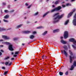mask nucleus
<instances>
[{"label": "nucleus", "mask_w": 76, "mask_h": 76, "mask_svg": "<svg viewBox=\"0 0 76 76\" xmlns=\"http://www.w3.org/2000/svg\"><path fill=\"white\" fill-rule=\"evenodd\" d=\"M54 17H56L55 18L53 19V23H56L60 19H61L63 16V15H59V13H57L55 14L53 16Z\"/></svg>", "instance_id": "nucleus-1"}, {"label": "nucleus", "mask_w": 76, "mask_h": 76, "mask_svg": "<svg viewBox=\"0 0 76 76\" xmlns=\"http://www.w3.org/2000/svg\"><path fill=\"white\" fill-rule=\"evenodd\" d=\"M61 9V7L60 6H59L57 8H56L54 9H53L51 10L50 12L48 11L46 12L45 14L43 17H44L47 15L48 14V13H52V12H55V11H56V10H60Z\"/></svg>", "instance_id": "nucleus-2"}, {"label": "nucleus", "mask_w": 76, "mask_h": 76, "mask_svg": "<svg viewBox=\"0 0 76 76\" xmlns=\"http://www.w3.org/2000/svg\"><path fill=\"white\" fill-rule=\"evenodd\" d=\"M69 53L70 55L69 56L70 63H72L73 60L75 58V57H75V56L73 55V53H72V52L71 50H69Z\"/></svg>", "instance_id": "nucleus-3"}, {"label": "nucleus", "mask_w": 76, "mask_h": 76, "mask_svg": "<svg viewBox=\"0 0 76 76\" xmlns=\"http://www.w3.org/2000/svg\"><path fill=\"white\" fill-rule=\"evenodd\" d=\"M70 42H73V45H72V46L73 48L75 50H76V40L73 38H71L69 39Z\"/></svg>", "instance_id": "nucleus-4"}, {"label": "nucleus", "mask_w": 76, "mask_h": 76, "mask_svg": "<svg viewBox=\"0 0 76 76\" xmlns=\"http://www.w3.org/2000/svg\"><path fill=\"white\" fill-rule=\"evenodd\" d=\"M74 19H73L72 23L73 25L75 26H76V13L75 14L74 16Z\"/></svg>", "instance_id": "nucleus-5"}, {"label": "nucleus", "mask_w": 76, "mask_h": 76, "mask_svg": "<svg viewBox=\"0 0 76 76\" xmlns=\"http://www.w3.org/2000/svg\"><path fill=\"white\" fill-rule=\"evenodd\" d=\"M64 36L65 39H66L68 37V32H67V31L64 32Z\"/></svg>", "instance_id": "nucleus-6"}, {"label": "nucleus", "mask_w": 76, "mask_h": 76, "mask_svg": "<svg viewBox=\"0 0 76 76\" xmlns=\"http://www.w3.org/2000/svg\"><path fill=\"white\" fill-rule=\"evenodd\" d=\"M61 52L62 53H63L65 55L66 57H67V56L68 54H67V52L66 51V50H61Z\"/></svg>", "instance_id": "nucleus-7"}, {"label": "nucleus", "mask_w": 76, "mask_h": 76, "mask_svg": "<svg viewBox=\"0 0 76 76\" xmlns=\"http://www.w3.org/2000/svg\"><path fill=\"white\" fill-rule=\"evenodd\" d=\"M2 37L3 38H4L5 39H9L10 38L9 37L6 36L2 35Z\"/></svg>", "instance_id": "nucleus-8"}, {"label": "nucleus", "mask_w": 76, "mask_h": 76, "mask_svg": "<svg viewBox=\"0 0 76 76\" xmlns=\"http://www.w3.org/2000/svg\"><path fill=\"white\" fill-rule=\"evenodd\" d=\"M9 49L10 50V51H13V49L12 45H9Z\"/></svg>", "instance_id": "nucleus-9"}, {"label": "nucleus", "mask_w": 76, "mask_h": 76, "mask_svg": "<svg viewBox=\"0 0 76 76\" xmlns=\"http://www.w3.org/2000/svg\"><path fill=\"white\" fill-rule=\"evenodd\" d=\"M75 10H73V12H71L70 13H69L68 15V18H69L70 17V16H71V15H72V14H73V12H75Z\"/></svg>", "instance_id": "nucleus-10"}, {"label": "nucleus", "mask_w": 76, "mask_h": 76, "mask_svg": "<svg viewBox=\"0 0 76 76\" xmlns=\"http://www.w3.org/2000/svg\"><path fill=\"white\" fill-rule=\"evenodd\" d=\"M61 42L62 44H66L67 43V42L63 40H61Z\"/></svg>", "instance_id": "nucleus-11"}, {"label": "nucleus", "mask_w": 76, "mask_h": 76, "mask_svg": "<svg viewBox=\"0 0 76 76\" xmlns=\"http://www.w3.org/2000/svg\"><path fill=\"white\" fill-rule=\"evenodd\" d=\"M2 43L3 44H6V45H10V43L7 42H3Z\"/></svg>", "instance_id": "nucleus-12"}, {"label": "nucleus", "mask_w": 76, "mask_h": 76, "mask_svg": "<svg viewBox=\"0 0 76 76\" xmlns=\"http://www.w3.org/2000/svg\"><path fill=\"white\" fill-rule=\"evenodd\" d=\"M60 31V30L59 29H57L56 30H55L53 31V32L54 33L55 32H59Z\"/></svg>", "instance_id": "nucleus-13"}, {"label": "nucleus", "mask_w": 76, "mask_h": 76, "mask_svg": "<svg viewBox=\"0 0 76 76\" xmlns=\"http://www.w3.org/2000/svg\"><path fill=\"white\" fill-rule=\"evenodd\" d=\"M63 48H64L65 50H66V51H67L68 49L67 48V46L66 45H64L63 46Z\"/></svg>", "instance_id": "nucleus-14"}, {"label": "nucleus", "mask_w": 76, "mask_h": 76, "mask_svg": "<svg viewBox=\"0 0 76 76\" xmlns=\"http://www.w3.org/2000/svg\"><path fill=\"white\" fill-rule=\"evenodd\" d=\"M69 20H68L66 21L64 23L65 25H67L68 23H69Z\"/></svg>", "instance_id": "nucleus-15"}, {"label": "nucleus", "mask_w": 76, "mask_h": 76, "mask_svg": "<svg viewBox=\"0 0 76 76\" xmlns=\"http://www.w3.org/2000/svg\"><path fill=\"white\" fill-rule=\"evenodd\" d=\"M31 31H23L24 34H28V33H30Z\"/></svg>", "instance_id": "nucleus-16"}, {"label": "nucleus", "mask_w": 76, "mask_h": 76, "mask_svg": "<svg viewBox=\"0 0 76 76\" xmlns=\"http://www.w3.org/2000/svg\"><path fill=\"white\" fill-rule=\"evenodd\" d=\"M34 37H35L33 35H31L30 36V39H33L34 38Z\"/></svg>", "instance_id": "nucleus-17"}, {"label": "nucleus", "mask_w": 76, "mask_h": 76, "mask_svg": "<svg viewBox=\"0 0 76 76\" xmlns=\"http://www.w3.org/2000/svg\"><path fill=\"white\" fill-rule=\"evenodd\" d=\"M9 15H7L4 17V19H7V18H9Z\"/></svg>", "instance_id": "nucleus-18"}, {"label": "nucleus", "mask_w": 76, "mask_h": 76, "mask_svg": "<svg viewBox=\"0 0 76 76\" xmlns=\"http://www.w3.org/2000/svg\"><path fill=\"white\" fill-rule=\"evenodd\" d=\"M66 6H72V4L70 3H67L66 4Z\"/></svg>", "instance_id": "nucleus-19"}, {"label": "nucleus", "mask_w": 76, "mask_h": 76, "mask_svg": "<svg viewBox=\"0 0 76 76\" xmlns=\"http://www.w3.org/2000/svg\"><path fill=\"white\" fill-rule=\"evenodd\" d=\"M47 34V31H45L43 34V35H46Z\"/></svg>", "instance_id": "nucleus-20"}, {"label": "nucleus", "mask_w": 76, "mask_h": 76, "mask_svg": "<svg viewBox=\"0 0 76 76\" xmlns=\"http://www.w3.org/2000/svg\"><path fill=\"white\" fill-rule=\"evenodd\" d=\"M22 24H20V25L18 26L16 28H20V27H21V26H22Z\"/></svg>", "instance_id": "nucleus-21"}, {"label": "nucleus", "mask_w": 76, "mask_h": 76, "mask_svg": "<svg viewBox=\"0 0 76 76\" xmlns=\"http://www.w3.org/2000/svg\"><path fill=\"white\" fill-rule=\"evenodd\" d=\"M74 68V66H73L72 65L71 67V68L70 69V70H73V69Z\"/></svg>", "instance_id": "nucleus-22"}, {"label": "nucleus", "mask_w": 76, "mask_h": 76, "mask_svg": "<svg viewBox=\"0 0 76 76\" xmlns=\"http://www.w3.org/2000/svg\"><path fill=\"white\" fill-rule=\"evenodd\" d=\"M59 2H60V1L59 0L57 1H56L55 3V4H58Z\"/></svg>", "instance_id": "nucleus-23"}, {"label": "nucleus", "mask_w": 76, "mask_h": 76, "mask_svg": "<svg viewBox=\"0 0 76 76\" xmlns=\"http://www.w3.org/2000/svg\"><path fill=\"white\" fill-rule=\"evenodd\" d=\"M43 28V27H42V26H39V27H37V29H41V28Z\"/></svg>", "instance_id": "nucleus-24"}, {"label": "nucleus", "mask_w": 76, "mask_h": 76, "mask_svg": "<svg viewBox=\"0 0 76 76\" xmlns=\"http://www.w3.org/2000/svg\"><path fill=\"white\" fill-rule=\"evenodd\" d=\"M59 73L60 76H62V75H63V73L60 72H59Z\"/></svg>", "instance_id": "nucleus-25"}, {"label": "nucleus", "mask_w": 76, "mask_h": 76, "mask_svg": "<svg viewBox=\"0 0 76 76\" xmlns=\"http://www.w3.org/2000/svg\"><path fill=\"white\" fill-rule=\"evenodd\" d=\"M73 65L74 66H76V61H75L74 62V64H73Z\"/></svg>", "instance_id": "nucleus-26"}, {"label": "nucleus", "mask_w": 76, "mask_h": 76, "mask_svg": "<svg viewBox=\"0 0 76 76\" xmlns=\"http://www.w3.org/2000/svg\"><path fill=\"white\" fill-rule=\"evenodd\" d=\"M3 20L4 22H9V21L6 20L4 19Z\"/></svg>", "instance_id": "nucleus-27"}, {"label": "nucleus", "mask_w": 76, "mask_h": 76, "mask_svg": "<svg viewBox=\"0 0 76 76\" xmlns=\"http://www.w3.org/2000/svg\"><path fill=\"white\" fill-rule=\"evenodd\" d=\"M4 12L5 13H7V12H9V11H8V10H5Z\"/></svg>", "instance_id": "nucleus-28"}, {"label": "nucleus", "mask_w": 76, "mask_h": 76, "mask_svg": "<svg viewBox=\"0 0 76 76\" xmlns=\"http://www.w3.org/2000/svg\"><path fill=\"white\" fill-rule=\"evenodd\" d=\"M13 39L14 41H16L18 39V38H14Z\"/></svg>", "instance_id": "nucleus-29"}, {"label": "nucleus", "mask_w": 76, "mask_h": 76, "mask_svg": "<svg viewBox=\"0 0 76 76\" xmlns=\"http://www.w3.org/2000/svg\"><path fill=\"white\" fill-rule=\"evenodd\" d=\"M38 14V12H37L36 13H35L34 14V16H36V15H37Z\"/></svg>", "instance_id": "nucleus-30"}, {"label": "nucleus", "mask_w": 76, "mask_h": 76, "mask_svg": "<svg viewBox=\"0 0 76 76\" xmlns=\"http://www.w3.org/2000/svg\"><path fill=\"white\" fill-rule=\"evenodd\" d=\"M9 64V62H6L5 63V64L6 66H7V65Z\"/></svg>", "instance_id": "nucleus-31"}, {"label": "nucleus", "mask_w": 76, "mask_h": 76, "mask_svg": "<svg viewBox=\"0 0 76 76\" xmlns=\"http://www.w3.org/2000/svg\"><path fill=\"white\" fill-rule=\"evenodd\" d=\"M8 72L7 71H6L5 72H4V75H7Z\"/></svg>", "instance_id": "nucleus-32"}, {"label": "nucleus", "mask_w": 76, "mask_h": 76, "mask_svg": "<svg viewBox=\"0 0 76 76\" xmlns=\"http://www.w3.org/2000/svg\"><path fill=\"white\" fill-rule=\"evenodd\" d=\"M19 54V52H16L15 53V54Z\"/></svg>", "instance_id": "nucleus-33"}, {"label": "nucleus", "mask_w": 76, "mask_h": 76, "mask_svg": "<svg viewBox=\"0 0 76 76\" xmlns=\"http://www.w3.org/2000/svg\"><path fill=\"white\" fill-rule=\"evenodd\" d=\"M68 73H69L68 72V71L66 72L65 73V75H68Z\"/></svg>", "instance_id": "nucleus-34"}, {"label": "nucleus", "mask_w": 76, "mask_h": 76, "mask_svg": "<svg viewBox=\"0 0 76 76\" xmlns=\"http://www.w3.org/2000/svg\"><path fill=\"white\" fill-rule=\"evenodd\" d=\"M9 57H7L6 58H5V60H7V59H9Z\"/></svg>", "instance_id": "nucleus-35"}, {"label": "nucleus", "mask_w": 76, "mask_h": 76, "mask_svg": "<svg viewBox=\"0 0 76 76\" xmlns=\"http://www.w3.org/2000/svg\"><path fill=\"white\" fill-rule=\"evenodd\" d=\"M2 4L3 5V6H5V5H6V3L4 2H3L2 3Z\"/></svg>", "instance_id": "nucleus-36"}, {"label": "nucleus", "mask_w": 76, "mask_h": 76, "mask_svg": "<svg viewBox=\"0 0 76 76\" xmlns=\"http://www.w3.org/2000/svg\"><path fill=\"white\" fill-rule=\"evenodd\" d=\"M33 34H37V32L36 31H34L33 32Z\"/></svg>", "instance_id": "nucleus-37"}, {"label": "nucleus", "mask_w": 76, "mask_h": 76, "mask_svg": "<svg viewBox=\"0 0 76 76\" xmlns=\"http://www.w3.org/2000/svg\"><path fill=\"white\" fill-rule=\"evenodd\" d=\"M45 56H42V59H44V58H45Z\"/></svg>", "instance_id": "nucleus-38"}, {"label": "nucleus", "mask_w": 76, "mask_h": 76, "mask_svg": "<svg viewBox=\"0 0 76 76\" xmlns=\"http://www.w3.org/2000/svg\"><path fill=\"white\" fill-rule=\"evenodd\" d=\"M62 6L63 7H66V6L64 5H62Z\"/></svg>", "instance_id": "nucleus-39"}, {"label": "nucleus", "mask_w": 76, "mask_h": 76, "mask_svg": "<svg viewBox=\"0 0 76 76\" xmlns=\"http://www.w3.org/2000/svg\"><path fill=\"white\" fill-rule=\"evenodd\" d=\"M31 5H30L27 7V8H28V9H29V8H30V7H31Z\"/></svg>", "instance_id": "nucleus-40"}, {"label": "nucleus", "mask_w": 76, "mask_h": 76, "mask_svg": "<svg viewBox=\"0 0 76 76\" xmlns=\"http://www.w3.org/2000/svg\"><path fill=\"white\" fill-rule=\"evenodd\" d=\"M25 5L26 6H28V4L27 3H26L25 4Z\"/></svg>", "instance_id": "nucleus-41"}, {"label": "nucleus", "mask_w": 76, "mask_h": 76, "mask_svg": "<svg viewBox=\"0 0 76 76\" xmlns=\"http://www.w3.org/2000/svg\"><path fill=\"white\" fill-rule=\"evenodd\" d=\"M2 69H5V67L3 66V67H2Z\"/></svg>", "instance_id": "nucleus-42"}, {"label": "nucleus", "mask_w": 76, "mask_h": 76, "mask_svg": "<svg viewBox=\"0 0 76 76\" xmlns=\"http://www.w3.org/2000/svg\"><path fill=\"white\" fill-rule=\"evenodd\" d=\"M75 0H71V1L72 2L73 1H75Z\"/></svg>", "instance_id": "nucleus-43"}, {"label": "nucleus", "mask_w": 76, "mask_h": 76, "mask_svg": "<svg viewBox=\"0 0 76 76\" xmlns=\"http://www.w3.org/2000/svg\"><path fill=\"white\" fill-rule=\"evenodd\" d=\"M14 57H17V55H14Z\"/></svg>", "instance_id": "nucleus-44"}, {"label": "nucleus", "mask_w": 76, "mask_h": 76, "mask_svg": "<svg viewBox=\"0 0 76 76\" xmlns=\"http://www.w3.org/2000/svg\"><path fill=\"white\" fill-rule=\"evenodd\" d=\"M12 65V62H10V64H9V66H11Z\"/></svg>", "instance_id": "nucleus-45"}, {"label": "nucleus", "mask_w": 76, "mask_h": 76, "mask_svg": "<svg viewBox=\"0 0 76 76\" xmlns=\"http://www.w3.org/2000/svg\"><path fill=\"white\" fill-rule=\"evenodd\" d=\"M14 12V10H12L10 11V12Z\"/></svg>", "instance_id": "nucleus-46"}, {"label": "nucleus", "mask_w": 76, "mask_h": 76, "mask_svg": "<svg viewBox=\"0 0 76 76\" xmlns=\"http://www.w3.org/2000/svg\"><path fill=\"white\" fill-rule=\"evenodd\" d=\"M11 60H14V58H11Z\"/></svg>", "instance_id": "nucleus-47"}, {"label": "nucleus", "mask_w": 76, "mask_h": 76, "mask_svg": "<svg viewBox=\"0 0 76 76\" xmlns=\"http://www.w3.org/2000/svg\"><path fill=\"white\" fill-rule=\"evenodd\" d=\"M10 5H8L7 7H8V8H10Z\"/></svg>", "instance_id": "nucleus-48"}, {"label": "nucleus", "mask_w": 76, "mask_h": 76, "mask_svg": "<svg viewBox=\"0 0 76 76\" xmlns=\"http://www.w3.org/2000/svg\"><path fill=\"white\" fill-rule=\"evenodd\" d=\"M1 52H2V53H3L4 52V51H3L2 50H1Z\"/></svg>", "instance_id": "nucleus-49"}, {"label": "nucleus", "mask_w": 76, "mask_h": 76, "mask_svg": "<svg viewBox=\"0 0 76 76\" xmlns=\"http://www.w3.org/2000/svg\"><path fill=\"white\" fill-rule=\"evenodd\" d=\"M0 47H3V45H1L0 46Z\"/></svg>", "instance_id": "nucleus-50"}, {"label": "nucleus", "mask_w": 76, "mask_h": 76, "mask_svg": "<svg viewBox=\"0 0 76 76\" xmlns=\"http://www.w3.org/2000/svg\"><path fill=\"white\" fill-rule=\"evenodd\" d=\"M1 54H2V53H1V52H0V56H1Z\"/></svg>", "instance_id": "nucleus-51"}, {"label": "nucleus", "mask_w": 76, "mask_h": 76, "mask_svg": "<svg viewBox=\"0 0 76 76\" xmlns=\"http://www.w3.org/2000/svg\"><path fill=\"white\" fill-rule=\"evenodd\" d=\"M3 40L2 39L0 40V41H3Z\"/></svg>", "instance_id": "nucleus-52"}, {"label": "nucleus", "mask_w": 76, "mask_h": 76, "mask_svg": "<svg viewBox=\"0 0 76 76\" xmlns=\"http://www.w3.org/2000/svg\"><path fill=\"white\" fill-rule=\"evenodd\" d=\"M25 45V44H24V43L22 44V45Z\"/></svg>", "instance_id": "nucleus-53"}, {"label": "nucleus", "mask_w": 76, "mask_h": 76, "mask_svg": "<svg viewBox=\"0 0 76 76\" xmlns=\"http://www.w3.org/2000/svg\"><path fill=\"white\" fill-rule=\"evenodd\" d=\"M63 38V37H61V39H62Z\"/></svg>", "instance_id": "nucleus-54"}, {"label": "nucleus", "mask_w": 76, "mask_h": 76, "mask_svg": "<svg viewBox=\"0 0 76 76\" xmlns=\"http://www.w3.org/2000/svg\"><path fill=\"white\" fill-rule=\"evenodd\" d=\"M19 75L20 76H22V75H20V74H19Z\"/></svg>", "instance_id": "nucleus-55"}, {"label": "nucleus", "mask_w": 76, "mask_h": 76, "mask_svg": "<svg viewBox=\"0 0 76 76\" xmlns=\"http://www.w3.org/2000/svg\"><path fill=\"white\" fill-rule=\"evenodd\" d=\"M11 54H12V55L13 54V52H12V53H11Z\"/></svg>", "instance_id": "nucleus-56"}, {"label": "nucleus", "mask_w": 76, "mask_h": 76, "mask_svg": "<svg viewBox=\"0 0 76 76\" xmlns=\"http://www.w3.org/2000/svg\"><path fill=\"white\" fill-rule=\"evenodd\" d=\"M52 7H54V5H53Z\"/></svg>", "instance_id": "nucleus-57"}, {"label": "nucleus", "mask_w": 76, "mask_h": 76, "mask_svg": "<svg viewBox=\"0 0 76 76\" xmlns=\"http://www.w3.org/2000/svg\"><path fill=\"white\" fill-rule=\"evenodd\" d=\"M17 1V0H14V1Z\"/></svg>", "instance_id": "nucleus-58"}, {"label": "nucleus", "mask_w": 76, "mask_h": 76, "mask_svg": "<svg viewBox=\"0 0 76 76\" xmlns=\"http://www.w3.org/2000/svg\"><path fill=\"white\" fill-rule=\"evenodd\" d=\"M47 1H48V0H46Z\"/></svg>", "instance_id": "nucleus-59"}, {"label": "nucleus", "mask_w": 76, "mask_h": 76, "mask_svg": "<svg viewBox=\"0 0 76 76\" xmlns=\"http://www.w3.org/2000/svg\"><path fill=\"white\" fill-rule=\"evenodd\" d=\"M0 23H1V21L0 20Z\"/></svg>", "instance_id": "nucleus-60"}, {"label": "nucleus", "mask_w": 76, "mask_h": 76, "mask_svg": "<svg viewBox=\"0 0 76 76\" xmlns=\"http://www.w3.org/2000/svg\"><path fill=\"white\" fill-rule=\"evenodd\" d=\"M0 29H1L0 28V31H1V30H0Z\"/></svg>", "instance_id": "nucleus-61"}, {"label": "nucleus", "mask_w": 76, "mask_h": 76, "mask_svg": "<svg viewBox=\"0 0 76 76\" xmlns=\"http://www.w3.org/2000/svg\"><path fill=\"white\" fill-rule=\"evenodd\" d=\"M25 19H26V18H25Z\"/></svg>", "instance_id": "nucleus-62"}, {"label": "nucleus", "mask_w": 76, "mask_h": 76, "mask_svg": "<svg viewBox=\"0 0 76 76\" xmlns=\"http://www.w3.org/2000/svg\"><path fill=\"white\" fill-rule=\"evenodd\" d=\"M1 30H3V29H1Z\"/></svg>", "instance_id": "nucleus-63"}]
</instances>
